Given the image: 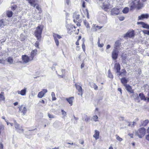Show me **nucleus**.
Listing matches in <instances>:
<instances>
[{"instance_id": "1", "label": "nucleus", "mask_w": 149, "mask_h": 149, "mask_svg": "<svg viewBox=\"0 0 149 149\" xmlns=\"http://www.w3.org/2000/svg\"><path fill=\"white\" fill-rule=\"evenodd\" d=\"M43 30V27L41 26H38L36 28V29L34 33L35 36L38 41L40 40L41 37L42 32Z\"/></svg>"}, {"instance_id": "2", "label": "nucleus", "mask_w": 149, "mask_h": 149, "mask_svg": "<svg viewBox=\"0 0 149 149\" xmlns=\"http://www.w3.org/2000/svg\"><path fill=\"white\" fill-rule=\"evenodd\" d=\"M140 0H134L132 3V5L131 6L132 8L134 7H137L138 9H139L141 7H143V4L140 3L139 2Z\"/></svg>"}, {"instance_id": "3", "label": "nucleus", "mask_w": 149, "mask_h": 149, "mask_svg": "<svg viewBox=\"0 0 149 149\" xmlns=\"http://www.w3.org/2000/svg\"><path fill=\"white\" fill-rule=\"evenodd\" d=\"M146 131V129L144 127H142L137 131L136 133L139 137L141 138L145 135Z\"/></svg>"}, {"instance_id": "4", "label": "nucleus", "mask_w": 149, "mask_h": 149, "mask_svg": "<svg viewBox=\"0 0 149 149\" xmlns=\"http://www.w3.org/2000/svg\"><path fill=\"white\" fill-rule=\"evenodd\" d=\"M14 125H15V127L17 132H19V133H22L23 132V129H22V126H20L16 122V120H14Z\"/></svg>"}, {"instance_id": "5", "label": "nucleus", "mask_w": 149, "mask_h": 149, "mask_svg": "<svg viewBox=\"0 0 149 149\" xmlns=\"http://www.w3.org/2000/svg\"><path fill=\"white\" fill-rule=\"evenodd\" d=\"M118 52V50H116V49L113 50L111 54L112 57L113 59L116 60L117 58Z\"/></svg>"}, {"instance_id": "6", "label": "nucleus", "mask_w": 149, "mask_h": 149, "mask_svg": "<svg viewBox=\"0 0 149 149\" xmlns=\"http://www.w3.org/2000/svg\"><path fill=\"white\" fill-rule=\"evenodd\" d=\"M109 6V3L107 1H106L103 2V4H102V6L101 7L106 11L110 8Z\"/></svg>"}, {"instance_id": "7", "label": "nucleus", "mask_w": 149, "mask_h": 149, "mask_svg": "<svg viewBox=\"0 0 149 149\" xmlns=\"http://www.w3.org/2000/svg\"><path fill=\"white\" fill-rule=\"evenodd\" d=\"M22 58L23 61L25 63H27L29 61H31L32 60L31 59L30 57H29L26 55L22 56Z\"/></svg>"}, {"instance_id": "8", "label": "nucleus", "mask_w": 149, "mask_h": 149, "mask_svg": "<svg viewBox=\"0 0 149 149\" xmlns=\"http://www.w3.org/2000/svg\"><path fill=\"white\" fill-rule=\"evenodd\" d=\"M19 108V112L20 111L23 113L22 115H24L26 113L27 109L25 107H23V105L19 106L18 107Z\"/></svg>"}, {"instance_id": "9", "label": "nucleus", "mask_w": 149, "mask_h": 149, "mask_svg": "<svg viewBox=\"0 0 149 149\" xmlns=\"http://www.w3.org/2000/svg\"><path fill=\"white\" fill-rule=\"evenodd\" d=\"M75 29V27L73 25H70L67 26V29L68 30V33L69 34L71 35L73 31H74V29Z\"/></svg>"}, {"instance_id": "10", "label": "nucleus", "mask_w": 149, "mask_h": 149, "mask_svg": "<svg viewBox=\"0 0 149 149\" xmlns=\"http://www.w3.org/2000/svg\"><path fill=\"white\" fill-rule=\"evenodd\" d=\"M119 13V9L116 8H113L111 11V14L112 15H118Z\"/></svg>"}, {"instance_id": "11", "label": "nucleus", "mask_w": 149, "mask_h": 149, "mask_svg": "<svg viewBox=\"0 0 149 149\" xmlns=\"http://www.w3.org/2000/svg\"><path fill=\"white\" fill-rule=\"evenodd\" d=\"M113 69L116 71V72L118 73L120 72V66L119 63H116L114 66Z\"/></svg>"}, {"instance_id": "12", "label": "nucleus", "mask_w": 149, "mask_h": 149, "mask_svg": "<svg viewBox=\"0 0 149 149\" xmlns=\"http://www.w3.org/2000/svg\"><path fill=\"white\" fill-rule=\"evenodd\" d=\"M149 17V15L148 14H143L138 17L139 20H142L144 19H148Z\"/></svg>"}, {"instance_id": "13", "label": "nucleus", "mask_w": 149, "mask_h": 149, "mask_svg": "<svg viewBox=\"0 0 149 149\" xmlns=\"http://www.w3.org/2000/svg\"><path fill=\"white\" fill-rule=\"evenodd\" d=\"M75 86L76 89L79 92L78 94L79 95H81L82 96V89L81 87L77 84H75Z\"/></svg>"}, {"instance_id": "14", "label": "nucleus", "mask_w": 149, "mask_h": 149, "mask_svg": "<svg viewBox=\"0 0 149 149\" xmlns=\"http://www.w3.org/2000/svg\"><path fill=\"white\" fill-rule=\"evenodd\" d=\"M124 86L125 87V88L127 91L131 93H134V91L130 85L129 84H125L124 85Z\"/></svg>"}, {"instance_id": "15", "label": "nucleus", "mask_w": 149, "mask_h": 149, "mask_svg": "<svg viewBox=\"0 0 149 149\" xmlns=\"http://www.w3.org/2000/svg\"><path fill=\"white\" fill-rule=\"evenodd\" d=\"M37 53V51L36 49H35L31 51L30 56L31 60H33L34 57L36 55Z\"/></svg>"}, {"instance_id": "16", "label": "nucleus", "mask_w": 149, "mask_h": 149, "mask_svg": "<svg viewBox=\"0 0 149 149\" xmlns=\"http://www.w3.org/2000/svg\"><path fill=\"white\" fill-rule=\"evenodd\" d=\"M134 31L133 30L130 31H129L128 32L126 33L125 35V37L131 38L134 36Z\"/></svg>"}, {"instance_id": "17", "label": "nucleus", "mask_w": 149, "mask_h": 149, "mask_svg": "<svg viewBox=\"0 0 149 149\" xmlns=\"http://www.w3.org/2000/svg\"><path fill=\"white\" fill-rule=\"evenodd\" d=\"M137 24H141L142 26V27L143 28L149 29V25L143 22H138Z\"/></svg>"}, {"instance_id": "18", "label": "nucleus", "mask_w": 149, "mask_h": 149, "mask_svg": "<svg viewBox=\"0 0 149 149\" xmlns=\"http://www.w3.org/2000/svg\"><path fill=\"white\" fill-rule=\"evenodd\" d=\"M26 88H24V89L21 90V91H17V92L18 94H20L22 96H24L26 95Z\"/></svg>"}, {"instance_id": "19", "label": "nucleus", "mask_w": 149, "mask_h": 149, "mask_svg": "<svg viewBox=\"0 0 149 149\" xmlns=\"http://www.w3.org/2000/svg\"><path fill=\"white\" fill-rule=\"evenodd\" d=\"M79 15L76 13L73 14V17L74 18L73 21L74 23H76V21H77V20L79 19Z\"/></svg>"}, {"instance_id": "20", "label": "nucleus", "mask_w": 149, "mask_h": 149, "mask_svg": "<svg viewBox=\"0 0 149 149\" xmlns=\"http://www.w3.org/2000/svg\"><path fill=\"white\" fill-rule=\"evenodd\" d=\"M99 132L97 130H96L95 131V134L93 136L96 140H97L99 138Z\"/></svg>"}, {"instance_id": "21", "label": "nucleus", "mask_w": 149, "mask_h": 149, "mask_svg": "<svg viewBox=\"0 0 149 149\" xmlns=\"http://www.w3.org/2000/svg\"><path fill=\"white\" fill-rule=\"evenodd\" d=\"M119 74H118V76H124L125 75L126 72L125 70L124 69H122L121 70V72H119Z\"/></svg>"}, {"instance_id": "22", "label": "nucleus", "mask_w": 149, "mask_h": 149, "mask_svg": "<svg viewBox=\"0 0 149 149\" xmlns=\"http://www.w3.org/2000/svg\"><path fill=\"white\" fill-rule=\"evenodd\" d=\"M74 99V97H70L68 98H66V100L70 104V106L72 105L73 101Z\"/></svg>"}, {"instance_id": "23", "label": "nucleus", "mask_w": 149, "mask_h": 149, "mask_svg": "<svg viewBox=\"0 0 149 149\" xmlns=\"http://www.w3.org/2000/svg\"><path fill=\"white\" fill-rule=\"evenodd\" d=\"M28 2L30 4L31 6L34 7H35V5L36 3L35 0H29L28 1Z\"/></svg>"}, {"instance_id": "24", "label": "nucleus", "mask_w": 149, "mask_h": 149, "mask_svg": "<svg viewBox=\"0 0 149 149\" xmlns=\"http://www.w3.org/2000/svg\"><path fill=\"white\" fill-rule=\"evenodd\" d=\"M120 43V41L118 40L116 41L115 43V44L114 45V49H116V50L118 49V47Z\"/></svg>"}, {"instance_id": "25", "label": "nucleus", "mask_w": 149, "mask_h": 149, "mask_svg": "<svg viewBox=\"0 0 149 149\" xmlns=\"http://www.w3.org/2000/svg\"><path fill=\"white\" fill-rule=\"evenodd\" d=\"M121 83L124 85L127 84V83L128 82V80L125 77H123L121 79Z\"/></svg>"}, {"instance_id": "26", "label": "nucleus", "mask_w": 149, "mask_h": 149, "mask_svg": "<svg viewBox=\"0 0 149 149\" xmlns=\"http://www.w3.org/2000/svg\"><path fill=\"white\" fill-rule=\"evenodd\" d=\"M135 123V122H129L127 121H126V124L128 126H130L132 127L134 126V124Z\"/></svg>"}, {"instance_id": "27", "label": "nucleus", "mask_w": 149, "mask_h": 149, "mask_svg": "<svg viewBox=\"0 0 149 149\" xmlns=\"http://www.w3.org/2000/svg\"><path fill=\"white\" fill-rule=\"evenodd\" d=\"M149 123V120H146L144 121H142L141 122L142 126H146Z\"/></svg>"}, {"instance_id": "28", "label": "nucleus", "mask_w": 149, "mask_h": 149, "mask_svg": "<svg viewBox=\"0 0 149 149\" xmlns=\"http://www.w3.org/2000/svg\"><path fill=\"white\" fill-rule=\"evenodd\" d=\"M139 96L141 100H146V98L145 96L143 93H139Z\"/></svg>"}, {"instance_id": "29", "label": "nucleus", "mask_w": 149, "mask_h": 149, "mask_svg": "<svg viewBox=\"0 0 149 149\" xmlns=\"http://www.w3.org/2000/svg\"><path fill=\"white\" fill-rule=\"evenodd\" d=\"M7 61L10 64H12L13 61V58L11 57H9L8 58L6 59Z\"/></svg>"}, {"instance_id": "30", "label": "nucleus", "mask_w": 149, "mask_h": 149, "mask_svg": "<svg viewBox=\"0 0 149 149\" xmlns=\"http://www.w3.org/2000/svg\"><path fill=\"white\" fill-rule=\"evenodd\" d=\"M53 35L54 38H56V39H57V38L58 39H60L62 38L61 36L57 34L54 33H53Z\"/></svg>"}, {"instance_id": "31", "label": "nucleus", "mask_w": 149, "mask_h": 149, "mask_svg": "<svg viewBox=\"0 0 149 149\" xmlns=\"http://www.w3.org/2000/svg\"><path fill=\"white\" fill-rule=\"evenodd\" d=\"M98 117L97 116L95 115L92 118V120H93L95 122H97L98 121Z\"/></svg>"}, {"instance_id": "32", "label": "nucleus", "mask_w": 149, "mask_h": 149, "mask_svg": "<svg viewBox=\"0 0 149 149\" xmlns=\"http://www.w3.org/2000/svg\"><path fill=\"white\" fill-rule=\"evenodd\" d=\"M44 95V93H43V92L41 91L38 93V97L39 98H41L43 97Z\"/></svg>"}, {"instance_id": "33", "label": "nucleus", "mask_w": 149, "mask_h": 149, "mask_svg": "<svg viewBox=\"0 0 149 149\" xmlns=\"http://www.w3.org/2000/svg\"><path fill=\"white\" fill-rule=\"evenodd\" d=\"M129 11V9L127 7H125L123 10L122 12L123 13L125 14L127 13Z\"/></svg>"}, {"instance_id": "34", "label": "nucleus", "mask_w": 149, "mask_h": 149, "mask_svg": "<svg viewBox=\"0 0 149 149\" xmlns=\"http://www.w3.org/2000/svg\"><path fill=\"white\" fill-rule=\"evenodd\" d=\"M97 3L100 6H102V4H103V2H104V0H97Z\"/></svg>"}, {"instance_id": "35", "label": "nucleus", "mask_w": 149, "mask_h": 149, "mask_svg": "<svg viewBox=\"0 0 149 149\" xmlns=\"http://www.w3.org/2000/svg\"><path fill=\"white\" fill-rule=\"evenodd\" d=\"M82 40L83 41V43L82 45V48L83 49L84 51L85 52V45L84 44L85 40H84V38H83Z\"/></svg>"}, {"instance_id": "36", "label": "nucleus", "mask_w": 149, "mask_h": 149, "mask_svg": "<svg viewBox=\"0 0 149 149\" xmlns=\"http://www.w3.org/2000/svg\"><path fill=\"white\" fill-rule=\"evenodd\" d=\"M108 77L111 78H113V76L111 73V72L110 70H109L108 71Z\"/></svg>"}, {"instance_id": "37", "label": "nucleus", "mask_w": 149, "mask_h": 149, "mask_svg": "<svg viewBox=\"0 0 149 149\" xmlns=\"http://www.w3.org/2000/svg\"><path fill=\"white\" fill-rule=\"evenodd\" d=\"M51 96H52V100L53 101L55 100L56 99V98L55 97V94L54 92H52Z\"/></svg>"}, {"instance_id": "38", "label": "nucleus", "mask_w": 149, "mask_h": 149, "mask_svg": "<svg viewBox=\"0 0 149 149\" xmlns=\"http://www.w3.org/2000/svg\"><path fill=\"white\" fill-rule=\"evenodd\" d=\"M84 23L85 25L86 26L87 28H89L90 27L89 24V23L86 22V20L84 21Z\"/></svg>"}, {"instance_id": "39", "label": "nucleus", "mask_w": 149, "mask_h": 149, "mask_svg": "<svg viewBox=\"0 0 149 149\" xmlns=\"http://www.w3.org/2000/svg\"><path fill=\"white\" fill-rule=\"evenodd\" d=\"M3 92H2L0 94V100H3L5 99L3 95Z\"/></svg>"}, {"instance_id": "40", "label": "nucleus", "mask_w": 149, "mask_h": 149, "mask_svg": "<svg viewBox=\"0 0 149 149\" xmlns=\"http://www.w3.org/2000/svg\"><path fill=\"white\" fill-rule=\"evenodd\" d=\"M97 44L98 47H102L104 46V44H100V39L99 38H98L97 42Z\"/></svg>"}, {"instance_id": "41", "label": "nucleus", "mask_w": 149, "mask_h": 149, "mask_svg": "<svg viewBox=\"0 0 149 149\" xmlns=\"http://www.w3.org/2000/svg\"><path fill=\"white\" fill-rule=\"evenodd\" d=\"M13 12L11 11H8L7 13V15L9 17H11L13 15Z\"/></svg>"}, {"instance_id": "42", "label": "nucleus", "mask_w": 149, "mask_h": 149, "mask_svg": "<svg viewBox=\"0 0 149 149\" xmlns=\"http://www.w3.org/2000/svg\"><path fill=\"white\" fill-rule=\"evenodd\" d=\"M84 118H85V120L86 122H87L90 119L89 117H88L87 115H84Z\"/></svg>"}, {"instance_id": "43", "label": "nucleus", "mask_w": 149, "mask_h": 149, "mask_svg": "<svg viewBox=\"0 0 149 149\" xmlns=\"http://www.w3.org/2000/svg\"><path fill=\"white\" fill-rule=\"evenodd\" d=\"M55 43L56 45L58 46L59 45V41L57 39L54 38Z\"/></svg>"}, {"instance_id": "44", "label": "nucleus", "mask_w": 149, "mask_h": 149, "mask_svg": "<svg viewBox=\"0 0 149 149\" xmlns=\"http://www.w3.org/2000/svg\"><path fill=\"white\" fill-rule=\"evenodd\" d=\"M142 31L144 34L149 35V30H143Z\"/></svg>"}, {"instance_id": "45", "label": "nucleus", "mask_w": 149, "mask_h": 149, "mask_svg": "<svg viewBox=\"0 0 149 149\" xmlns=\"http://www.w3.org/2000/svg\"><path fill=\"white\" fill-rule=\"evenodd\" d=\"M6 61L3 59H0V63L4 65Z\"/></svg>"}, {"instance_id": "46", "label": "nucleus", "mask_w": 149, "mask_h": 149, "mask_svg": "<svg viewBox=\"0 0 149 149\" xmlns=\"http://www.w3.org/2000/svg\"><path fill=\"white\" fill-rule=\"evenodd\" d=\"M35 6H36V8L39 11H41V8L38 5L37 3L36 4V5H35Z\"/></svg>"}, {"instance_id": "47", "label": "nucleus", "mask_w": 149, "mask_h": 149, "mask_svg": "<svg viewBox=\"0 0 149 149\" xmlns=\"http://www.w3.org/2000/svg\"><path fill=\"white\" fill-rule=\"evenodd\" d=\"M134 100L136 102H139L140 101V100L139 98V96H138L134 99Z\"/></svg>"}, {"instance_id": "48", "label": "nucleus", "mask_w": 149, "mask_h": 149, "mask_svg": "<svg viewBox=\"0 0 149 149\" xmlns=\"http://www.w3.org/2000/svg\"><path fill=\"white\" fill-rule=\"evenodd\" d=\"M116 139L117 140H118V141H121L123 140L121 138H120L119 136H116Z\"/></svg>"}, {"instance_id": "49", "label": "nucleus", "mask_w": 149, "mask_h": 149, "mask_svg": "<svg viewBox=\"0 0 149 149\" xmlns=\"http://www.w3.org/2000/svg\"><path fill=\"white\" fill-rule=\"evenodd\" d=\"M118 18L119 19L120 21H123V20L125 19V17L123 16H119L118 17Z\"/></svg>"}, {"instance_id": "50", "label": "nucleus", "mask_w": 149, "mask_h": 149, "mask_svg": "<svg viewBox=\"0 0 149 149\" xmlns=\"http://www.w3.org/2000/svg\"><path fill=\"white\" fill-rule=\"evenodd\" d=\"M93 88H94L95 90H97L98 86L96 85H95V84H94L93 85Z\"/></svg>"}, {"instance_id": "51", "label": "nucleus", "mask_w": 149, "mask_h": 149, "mask_svg": "<svg viewBox=\"0 0 149 149\" xmlns=\"http://www.w3.org/2000/svg\"><path fill=\"white\" fill-rule=\"evenodd\" d=\"M61 112L62 114L64 116H66L67 115L66 112L63 110H61Z\"/></svg>"}, {"instance_id": "52", "label": "nucleus", "mask_w": 149, "mask_h": 149, "mask_svg": "<svg viewBox=\"0 0 149 149\" xmlns=\"http://www.w3.org/2000/svg\"><path fill=\"white\" fill-rule=\"evenodd\" d=\"M39 42L38 41H36V42L35 44V46L36 47H37L38 48H39Z\"/></svg>"}, {"instance_id": "53", "label": "nucleus", "mask_w": 149, "mask_h": 149, "mask_svg": "<svg viewBox=\"0 0 149 149\" xmlns=\"http://www.w3.org/2000/svg\"><path fill=\"white\" fill-rule=\"evenodd\" d=\"M48 116L49 118H54V116L53 115H51L49 114V113H48Z\"/></svg>"}, {"instance_id": "54", "label": "nucleus", "mask_w": 149, "mask_h": 149, "mask_svg": "<svg viewBox=\"0 0 149 149\" xmlns=\"http://www.w3.org/2000/svg\"><path fill=\"white\" fill-rule=\"evenodd\" d=\"M4 26V23L2 20H0V27H3Z\"/></svg>"}, {"instance_id": "55", "label": "nucleus", "mask_w": 149, "mask_h": 149, "mask_svg": "<svg viewBox=\"0 0 149 149\" xmlns=\"http://www.w3.org/2000/svg\"><path fill=\"white\" fill-rule=\"evenodd\" d=\"M92 31H96L97 30V29L95 26H93L91 28Z\"/></svg>"}, {"instance_id": "56", "label": "nucleus", "mask_w": 149, "mask_h": 149, "mask_svg": "<svg viewBox=\"0 0 149 149\" xmlns=\"http://www.w3.org/2000/svg\"><path fill=\"white\" fill-rule=\"evenodd\" d=\"M138 96V94L137 93H134L132 95V96L134 97V99Z\"/></svg>"}, {"instance_id": "57", "label": "nucleus", "mask_w": 149, "mask_h": 149, "mask_svg": "<svg viewBox=\"0 0 149 149\" xmlns=\"http://www.w3.org/2000/svg\"><path fill=\"white\" fill-rule=\"evenodd\" d=\"M42 91L43 92V93H44V94L45 95V94L47 92V89H43V91Z\"/></svg>"}, {"instance_id": "58", "label": "nucleus", "mask_w": 149, "mask_h": 149, "mask_svg": "<svg viewBox=\"0 0 149 149\" xmlns=\"http://www.w3.org/2000/svg\"><path fill=\"white\" fill-rule=\"evenodd\" d=\"M146 138L147 140L149 141V134L146 135Z\"/></svg>"}, {"instance_id": "59", "label": "nucleus", "mask_w": 149, "mask_h": 149, "mask_svg": "<svg viewBox=\"0 0 149 149\" xmlns=\"http://www.w3.org/2000/svg\"><path fill=\"white\" fill-rule=\"evenodd\" d=\"M75 23H77L76 25L78 26H79L81 25L80 23L79 22H78L77 21H76Z\"/></svg>"}, {"instance_id": "60", "label": "nucleus", "mask_w": 149, "mask_h": 149, "mask_svg": "<svg viewBox=\"0 0 149 149\" xmlns=\"http://www.w3.org/2000/svg\"><path fill=\"white\" fill-rule=\"evenodd\" d=\"M67 144H71L72 145H74L75 146V147H76L77 146V145H76L75 144V143H67Z\"/></svg>"}, {"instance_id": "61", "label": "nucleus", "mask_w": 149, "mask_h": 149, "mask_svg": "<svg viewBox=\"0 0 149 149\" xmlns=\"http://www.w3.org/2000/svg\"><path fill=\"white\" fill-rule=\"evenodd\" d=\"M6 40V39H3L0 40L1 43H2L4 42Z\"/></svg>"}, {"instance_id": "62", "label": "nucleus", "mask_w": 149, "mask_h": 149, "mask_svg": "<svg viewBox=\"0 0 149 149\" xmlns=\"http://www.w3.org/2000/svg\"><path fill=\"white\" fill-rule=\"evenodd\" d=\"M110 47H111L110 45H107L106 47V49H109L110 48Z\"/></svg>"}, {"instance_id": "63", "label": "nucleus", "mask_w": 149, "mask_h": 149, "mask_svg": "<svg viewBox=\"0 0 149 149\" xmlns=\"http://www.w3.org/2000/svg\"><path fill=\"white\" fill-rule=\"evenodd\" d=\"M95 27L96 28H98L99 29H100L102 28V26H96Z\"/></svg>"}, {"instance_id": "64", "label": "nucleus", "mask_w": 149, "mask_h": 149, "mask_svg": "<svg viewBox=\"0 0 149 149\" xmlns=\"http://www.w3.org/2000/svg\"><path fill=\"white\" fill-rule=\"evenodd\" d=\"M118 91H119L120 92L121 94L122 93V90L120 88H118Z\"/></svg>"}]
</instances>
